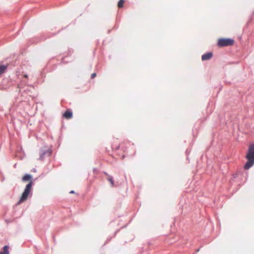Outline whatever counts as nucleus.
I'll return each mask as SVG.
<instances>
[{
  "label": "nucleus",
  "mask_w": 254,
  "mask_h": 254,
  "mask_svg": "<svg viewBox=\"0 0 254 254\" xmlns=\"http://www.w3.org/2000/svg\"><path fill=\"white\" fill-rule=\"evenodd\" d=\"M7 68V65L6 64H0V75L2 73H4Z\"/></svg>",
  "instance_id": "obj_13"
},
{
  "label": "nucleus",
  "mask_w": 254,
  "mask_h": 254,
  "mask_svg": "<svg viewBox=\"0 0 254 254\" xmlns=\"http://www.w3.org/2000/svg\"><path fill=\"white\" fill-rule=\"evenodd\" d=\"M120 147V145L117 146L115 148V150L119 149Z\"/></svg>",
  "instance_id": "obj_27"
},
{
  "label": "nucleus",
  "mask_w": 254,
  "mask_h": 254,
  "mask_svg": "<svg viewBox=\"0 0 254 254\" xmlns=\"http://www.w3.org/2000/svg\"><path fill=\"white\" fill-rule=\"evenodd\" d=\"M31 171L33 172H37V170L36 168H33L31 170Z\"/></svg>",
  "instance_id": "obj_24"
},
{
  "label": "nucleus",
  "mask_w": 254,
  "mask_h": 254,
  "mask_svg": "<svg viewBox=\"0 0 254 254\" xmlns=\"http://www.w3.org/2000/svg\"><path fill=\"white\" fill-rule=\"evenodd\" d=\"M199 250H200V248L198 249L197 250H196L195 253H193V254H196V253L197 252H198L199 251Z\"/></svg>",
  "instance_id": "obj_28"
},
{
  "label": "nucleus",
  "mask_w": 254,
  "mask_h": 254,
  "mask_svg": "<svg viewBox=\"0 0 254 254\" xmlns=\"http://www.w3.org/2000/svg\"><path fill=\"white\" fill-rule=\"evenodd\" d=\"M9 248L8 245L4 246L0 251V254H9Z\"/></svg>",
  "instance_id": "obj_11"
},
{
  "label": "nucleus",
  "mask_w": 254,
  "mask_h": 254,
  "mask_svg": "<svg viewBox=\"0 0 254 254\" xmlns=\"http://www.w3.org/2000/svg\"><path fill=\"white\" fill-rule=\"evenodd\" d=\"M27 80H22L17 85L19 88V93L22 91V89H24L27 86Z\"/></svg>",
  "instance_id": "obj_10"
},
{
  "label": "nucleus",
  "mask_w": 254,
  "mask_h": 254,
  "mask_svg": "<svg viewBox=\"0 0 254 254\" xmlns=\"http://www.w3.org/2000/svg\"><path fill=\"white\" fill-rule=\"evenodd\" d=\"M122 150H123L124 152L125 151V150H124V147H122Z\"/></svg>",
  "instance_id": "obj_36"
},
{
  "label": "nucleus",
  "mask_w": 254,
  "mask_h": 254,
  "mask_svg": "<svg viewBox=\"0 0 254 254\" xmlns=\"http://www.w3.org/2000/svg\"><path fill=\"white\" fill-rule=\"evenodd\" d=\"M67 57V56H65V57H63V58H62V63H65V64L67 63H68V62H67V61H65V59H66Z\"/></svg>",
  "instance_id": "obj_17"
},
{
  "label": "nucleus",
  "mask_w": 254,
  "mask_h": 254,
  "mask_svg": "<svg viewBox=\"0 0 254 254\" xmlns=\"http://www.w3.org/2000/svg\"><path fill=\"white\" fill-rule=\"evenodd\" d=\"M30 86L33 87L32 85H28L25 86L24 89H22V91L19 93L21 96H24L25 95H28L31 96L32 94L31 90L29 88Z\"/></svg>",
  "instance_id": "obj_7"
},
{
  "label": "nucleus",
  "mask_w": 254,
  "mask_h": 254,
  "mask_svg": "<svg viewBox=\"0 0 254 254\" xmlns=\"http://www.w3.org/2000/svg\"><path fill=\"white\" fill-rule=\"evenodd\" d=\"M118 28V25H115L114 27H113V29H117Z\"/></svg>",
  "instance_id": "obj_26"
},
{
  "label": "nucleus",
  "mask_w": 254,
  "mask_h": 254,
  "mask_svg": "<svg viewBox=\"0 0 254 254\" xmlns=\"http://www.w3.org/2000/svg\"><path fill=\"white\" fill-rule=\"evenodd\" d=\"M148 245H151V243L150 242H148Z\"/></svg>",
  "instance_id": "obj_34"
},
{
  "label": "nucleus",
  "mask_w": 254,
  "mask_h": 254,
  "mask_svg": "<svg viewBox=\"0 0 254 254\" xmlns=\"http://www.w3.org/2000/svg\"><path fill=\"white\" fill-rule=\"evenodd\" d=\"M213 56V54L212 52H208L201 56V60L202 61H208L210 60Z\"/></svg>",
  "instance_id": "obj_8"
},
{
  "label": "nucleus",
  "mask_w": 254,
  "mask_h": 254,
  "mask_svg": "<svg viewBox=\"0 0 254 254\" xmlns=\"http://www.w3.org/2000/svg\"><path fill=\"white\" fill-rule=\"evenodd\" d=\"M56 33H43L39 36H35L30 38L27 42V46L29 47L32 45H35L42 41L46 40L47 39L55 35Z\"/></svg>",
  "instance_id": "obj_3"
},
{
  "label": "nucleus",
  "mask_w": 254,
  "mask_h": 254,
  "mask_svg": "<svg viewBox=\"0 0 254 254\" xmlns=\"http://www.w3.org/2000/svg\"><path fill=\"white\" fill-rule=\"evenodd\" d=\"M233 178H237V174H234L233 175Z\"/></svg>",
  "instance_id": "obj_25"
},
{
  "label": "nucleus",
  "mask_w": 254,
  "mask_h": 254,
  "mask_svg": "<svg viewBox=\"0 0 254 254\" xmlns=\"http://www.w3.org/2000/svg\"><path fill=\"white\" fill-rule=\"evenodd\" d=\"M120 231V229H117L115 232L114 234V237H115L117 233H118Z\"/></svg>",
  "instance_id": "obj_22"
},
{
  "label": "nucleus",
  "mask_w": 254,
  "mask_h": 254,
  "mask_svg": "<svg viewBox=\"0 0 254 254\" xmlns=\"http://www.w3.org/2000/svg\"><path fill=\"white\" fill-rule=\"evenodd\" d=\"M93 171H96V169L94 168Z\"/></svg>",
  "instance_id": "obj_39"
},
{
  "label": "nucleus",
  "mask_w": 254,
  "mask_h": 254,
  "mask_svg": "<svg viewBox=\"0 0 254 254\" xmlns=\"http://www.w3.org/2000/svg\"><path fill=\"white\" fill-rule=\"evenodd\" d=\"M104 174H105L107 177H108V175H109L107 172H104Z\"/></svg>",
  "instance_id": "obj_31"
},
{
  "label": "nucleus",
  "mask_w": 254,
  "mask_h": 254,
  "mask_svg": "<svg viewBox=\"0 0 254 254\" xmlns=\"http://www.w3.org/2000/svg\"><path fill=\"white\" fill-rule=\"evenodd\" d=\"M5 221L6 222H7V223H10V221H9L8 220H7V219H5Z\"/></svg>",
  "instance_id": "obj_30"
},
{
  "label": "nucleus",
  "mask_w": 254,
  "mask_h": 254,
  "mask_svg": "<svg viewBox=\"0 0 254 254\" xmlns=\"http://www.w3.org/2000/svg\"><path fill=\"white\" fill-rule=\"evenodd\" d=\"M225 83H226V84H231V82H230V81H225Z\"/></svg>",
  "instance_id": "obj_29"
},
{
  "label": "nucleus",
  "mask_w": 254,
  "mask_h": 254,
  "mask_svg": "<svg viewBox=\"0 0 254 254\" xmlns=\"http://www.w3.org/2000/svg\"><path fill=\"white\" fill-rule=\"evenodd\" d=\"M18 62L16 60H13L11 61H9L8 63H7L6 64L7 65V68L9 67V68H12L14 66H15L16 65L18 64Z\"/></svg>",
  "instance_id": "obj_12"
},
{
  "label": "nucleus",
  "mask_w": 254,
  "mask_h": 254,
  "mask_svg": "<svg viewBox=\"0 0 254 254\" xmlns=\"http://www.w3.org/2000/svg\"><path fill=\"white\" fill-rule=\"evenodd\" d=\"M235 41L233 38H220L218 39L217 45L219 47H225L234 45Z\"/></svg>",
  "instance_id": "obj_4"
},
{
  "label": "nucleus",
  "mask_w": 254,
  "mask_h": 254,
  "mask_svg": "<svg viewBox=\"0 0 254 254\" xmlns=\"http://www.w3.org/2000/svg\"><path fill=\"white\" fill-rule=\"evenodd\" d=\"M190 152V149H187L186 151V153L187 155V160H189L188 155Z\"/></svg>",
  "instance_id": "obj_18"
},
{
  "label": "nucleus",
  "mask_w": 254,
  "mask_h": 254,
  "mask_svg": "<svg viewBox=\"0 0 254 254\" xmlns=\"http://www.w3.org/2000/svg\"><path fill=\"white\" fill-rule=\"evenodd\" d=\"M107 180L110 182L112 187H114L115 182H114V178L112 176H111L110 175H108V177H107Z\"/></svg>",
  "instance_id": "obj_14"
},
{
  "label": "nucleus",
  "mask_w": 254,
  "mask_h": 254,
  "mask_svg": "<svg viewBox=\"0 0 254 254\" xmlns=\"http://www.w3.org/2000/svg\"><path fill=\"white\" fill-rule=\"evenodd\" d=\"M23 76L25 78V79L24 80H27V81L28 75L27 74H23Z\"/></svg>",
  "instance_id": "obj_21"
},
{
  "label": "nucleus",
  "mask_w": 254,
  "mask_h": 254,
  "mask_svg": "<svg viewBox=\"0 0 254 254\" xmlns=\"http://www.w3.org/2000/svg\"><path fill=\"white\" fill-rule=\"evenodd\" d=\"M37 179L38 178H36L34 180H33L32 175L27 173L24 174V175L22 177L21 179L23 182H29V183H32V185H34V181L37 180Z\"/></svg>",
  "instance_id": "obj_6"
},
{
  "label": "nucleus",
  "mask_w": 254,
  "mask_h": 254,
  "mask_svg": "<svg viewBox=\"0 0 254 254\" xmlns=\"http://www.w3.org/2000/svg\"><path fill=\"white\" fill-rule=\"evenodd\" d=\"M245 158L247 161L244 164V169L248 170L254 165V142L249 145Z\"/></svg>",
  "instance_id": "obj_1"
},
{
  "label": "nucleus",
  "mask_w": 254,
  "mask_h": 254,
  "mask_svg": "<svg viewBox=\"0 0 254 254\" xmlns=\"http://www.w3.org/2000/svg\"><path fill=\"white\" fill-rule=\"evenodd\" d=\"M125 2V0H119L118 2V6L119 8H122L124 6V3Z\"/></svg>",
  "instance_id": "obj_15"
},
{
  "label": "nucleus",
  "mask_w": 254,
  "mask_h": 254,
  "mask_svg": "<svg viewBox=\"0 0 254 254\" xmlns=\"http://www.w3.org/2000/svg\"><path fill=\"white\" fill-rule=\"evenodd\" d=\"M32 183H28L25 186L22 194L16 205H18L25 201H26L29 197H31L33 194Z\"/></svg>",
  "instance_id": "obj_2"
},
{
  "label": "nucleus",
  "mask_w": 254,
  "mask_h": 254,
  "mask_svg": "<svg viewBox=\"0 0 254 254\" xmlns=\"http://www.w3.org/2000/svg\"><path fill=\"white\" fill-rule=\"evenodd\" d=\"M111 30H108V32H107L108 34H109L111 32Z\"/></svg>",
  "instance_id": "obj_32"
},
{
  "label": "nucleus",
  "mask_w": 254,
  "mask_h": 254,
  "mask_svg": "<svg viewBox=\"0 0 254 254\" xmlns=\"http://www.w3.org/2000/svg\"><path fill=\"white\" fill-rule=\"evenodd\" d=\"M112 237L108 238L106 240V242H105V244H107V243H109V242L111 241V239H112Z\"/></svg>",
  "instance_id": "obj_20"
},
{
  "label": "nucleus",
  "mask_w": 254,
  "mask_h": 254,
  "mask_svg": "<svg viewBox=\"0 0 254 254\" xmlns=\"http://www.w3.org/2000/svg\"><path fill=\"white\" fill-rule=\"evenodd\" d=\"M96 75H97V74L95 72L92 73L91 75V79L94 78L96 76Z\"/></svg>",
  "instance_id": "obj_19"
},
{
  "label": "nucleus",
  "mask_w": 254,
  "mask_h": 254,
  "mask_svg": "<svg viewBox=\"0 0 254 254\" xmlns=\"http://www.w3.org/2000/svg\"><path fill=\"white\" fill-rule=\"evenodd\" d=\"M75 193V191H74V190H70V191H69V193H71V194H73V193Z\"/></svg>",
  "instance_id": "obj_23"
},
{
  "label": "nucleus",
  "mask_w": 254,
  "mask_h": 254,
  "mask_svg": "<svg viewBox=\"0 0 254 254\" xmlns=\"http://www.w3.org/2000/svg\"><path fill=\"white\" fill-rule=\"evenodd\" d=\"M53 239H54V241H55V237L54 236H53Z\"/></svg>",
  "instance_id": "obj_37"
},
{
  "label": "nucleus",
  "mask_w": 254,
  "mask_h": 254,
  "mask_svg": "<svg viewBox=\"0 0 254 254\" xmlns=\"http://www.w3.org/2000/svg\"><path fill=\"white\" fill-rule=\"evenodd\" d=\"M126 226H127V225H124L123 227H122V228H125V227H126Z\"/></svg>",
  "instance_id": "obj_35"
},
{
  "label": "nucleus",
  "mask_w": 254,
  "mask_h": 254,
  "mask_svg": "<svg viewBox=\"0 0 254 254\" xmlns=\"http://www.w3.org/2000/svg\"><path fill=\"white\" fill-rule=\"evenodd\" d=\"M63 117L66 119H70L73 117V113L71 109H68L63 114Z\"/></svg>",
  "instance_id": "obj_9"
},
{
  "label": "nucleus",
  "mask_w": 254,
  "mask_h": 254,
  "mask_svg": "<svg viewBox=\"0 0 254 254\" xmlns=\"http://www.w3.org/2000/svg\"><path fill=\"white\" fill-rule=\"evenodd\" d=\"M52 153V150L51 149H41L40 150V157L38 160L43 161L45 159L46 157H49L51 155Z\"/></svg>",
  "instance_id": "obj_5"
},
{
  "label": "nucleus",
  "mask_w": 254,
  "mask_h": 254,
  "mask_svg": "<svg viewBox=\"0 0 254 254\" xmlns=\"http://www.w3.org/2000/svg\"><path fill=\"white\" fill-rule=\"evenodd\" d=\"M16 164H14V168L16 167Z\"/></svg>",
  "instance_id": "obj_38"
},
{
  "label": "nucleus",
  "mask_w": 254,
  "mask_h": 254,
  "mask_svg": "<svg viewBox=\"0 0 254 254\" xmlns=\"http://www.w3.org/2000/svg\"><path fill=\"white\" fill-rule=\"evenodd\" d=\"M73 51H74L72 49H71V48L68 49V53H67L68 56L71 55L73 53Z\"/></svg>",
  "instance_id": "obj_16"
},
{
  "label": "nucleus",
  "mask_w": 254,
  "mask_h": 254,
  "mask_svg": "<svg viewBox=\"0 0 254 254\" xmlns=\"http://www.w3.org/2000/svg\"><path fill=\"white\" fill-rule=\"evenodd\" d=\"M125 157V155H123L122 156V158H124Z\"/></svg>",
  "instance_id": "obj_33"
}]
</instances>
